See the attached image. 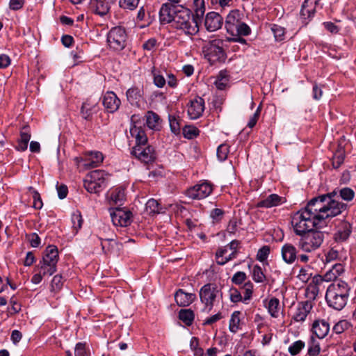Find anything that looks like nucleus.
<instances>
[{
  "label": "nucleus",
  "mask_w": 356,
  "mask_h": 356,
  "mask_svg": "<svg viewBox=\"0 0 356 356\" xmlns=\"http://www.w3.org/2000/svg\"><path fill=\"white\" fill-rule=\"evenodd\" d=\"M108 174L101 170L90 172L84 181V187L90 193H99L106 186Z\"/></svg>",
  "instance_id": "obj_8"
},
{
  "label": "nucleus",
  "mask_w": 356,
  "mask_h": 356,
  "mask_svg": "<svg viewBox=\"0 0 356 356\" xmlns=\"http://www.w3.org/2000/svg\"><path fill=\"white\" fill-rule=\"evenodd\" d=\"M139 1L140 0H120L119 6L122 9L134 10L138 7Z\"/></svg>",
  "instance_id": "obj_47"
},
{
  "label": "nucleus",
  "mask_w": 356,
  "mask_h": 356,
  "mask_svg": "<svg viewBox=\"0 0 356 356\" xmlns=\"http://www.w3.org/2000/svg\"><path fill=\"white\" fill-rule=\"evenodd\" d=\"M321 353L319 342L312 336L308 341L307 354L309 356H316Z\"/></svg>",
  "instance_id": "obj_36"
},
{
  "label": "nucleus",
  "mask_w": 356,
  "mask_h": 356,
  "mask_svg": "<svg viewBox=\"0 0 356 356\" xmlns=\"http://www.w3.org/2000/svg\"><path fill=\"white\" fill-rule=\"evenodd\" d=\"M305 342L301 340H298L293 342L288 348L289 353L292 356L297 355L304 348Z\"/></svg>",
  "instance_id": "obj_46"
},
{
  "label": "nucleus",
  "mask_w": 356,
  "mask_h": 356,
  "mask_svg": "<svg viewBox=\"0 0 356 356\" xmlns=\"http://www.w3.org/2000/svg\"><path fill=\"white\" fill-rule=\"evenodd\" d=\"M204 110V100L200 97L191 99L188 106V114L191 119L200 118Z\"/></svg>",
  "instance_id": "obj_15"
},
{
  "label": "nucleus",
  "mask_w": 356,
  "mask_h": 356,
  "mask_svg": "<svg viewBox=\"0 0 356 356\" xmlns=\"http://www.w3.org/2000/svg\"><path fill=\"white\" fill-rule=\"evenodd\" d=\"M223 18L216 12L208 13L204 20V26L208 31L213 32L221 28Z\"/></svg>",
  "instance_id": "obj_16"
},
{
  "label": "nucleus",
  "mask_w": 356,
  "mask_h": 356,
  "mask_svg": "<svg viewBox=\"0 0 356 356\" xmlns=\"http://www.w3.org/2000/svg\"><path fill=\"white\" fill-rule=\"evenodd\" d=\"M223 45V41L220 39H215L203 43L202 52L204 57L211 65L225 61L227 54Z\"/></svg>",
  "instance_id": "obj_5"
},
{
  "label": "nucleus",
  "mask_w": 356,
  "mask_h": 356,
  "mask_svg": "<svg viewBox=\"0 0 356 356\" xmlns=\"http://www.w3.org/2000/svg\"><path fill=\"white\" fill-rule=\"evenodd\" d=\"M319 286L309 284L306 289V296L309 299L314 300L319 293Z\"/></svg>",
  "instance_id": "obj_56"
},
{
  "label": "nucleus",
  "mask_w": 356,
  "mask_h": 356,
  "mask_svg": "<svg viewBox=\"0 0 356 356\" xmlns=\"http://www.w3.org/2000/svg\"><path fill=\"white\" fill-rule=\"evenodd\" d=\"M63 284V278L61 275H56L51 284V290L52 291H58L61 289Z\"/></svg>",
  "instance_id": "obj_51"
},
{
  "label": "nucleus",
  "mask_w": 356,
  "mask_h": 356,
  "mask_svg": "<svg viewBox=\"0 0 356 356\" xmlns=\"http://www.w3.org/2000/svg\"><path fill=\"white\" fill-rule=\"evenodd\" d=\"M124 190L120 188L114 189L111 194V199L115 204L122 202L124 200Z\"/></svg>",
  "instance_id": "obj_48"
},
{
  "label": "nucleus",
  "mask_w": 356,
  "mask_h": 356,
  "mask_svg": "<svg viewBox=\"0 0 356 356\" xmlns=\"http://www.w3.org/2000/svg\"><path fill=\"white\" fill-rule=\"evenodd\" d=\"M101 246L103 252L106 255L118 257L121 253L123 245L113 238H106L101 239Z\"/></svg>",
  "instance_id": "obj_14"
},
{
  "label": "nucleus",
  "mask_w": 356,
  "mask_h": 356,
  "mask_svg": "<svg viewBox=\"0 0 356 356\" xmlns=\"http://www.w3.org/2000/svg\"><path fill=\"white\" fill-rule=\"evenodd\" d=\"M251 33L250 26L244 22H240L236 29L235 33L236 35H241L243 36L249 35Z\"/></svg>",
  "instance_id": "obj_54"
},
{
  "label": "nucleus",
  "mask_w": 356,
  "mask_h": 356,
  "mask_svg": "<svg viewBox=\"0 0 356 356\" xmlns=\"http://www.w3.org/2000/svg\"><path fill=\"white\" fill-rule=\"evenodd\" d=\"M200 134L199 129L194 126H185L183 128V134L185 138L192 139L197 136Z\"/></svg>",
  "instance_id": "obj_49"
},
{
  "label": "nucleus",
  "mask_w": 356,
  "mask_h": 356,
  "mask_svg": "<svg viewBox=\"0 0 356 356\" xmlns=\"http://www.w3.org/2000/svg\"><path fill=\"white\" fill-rule=\"evenodd\" d=\"M145 209L147 212L150 215L159 213L162 209L159 202L154 199H150L147 202Z\"/></svg>",
  "instance_id": "obj_37"
},
{
  "label": "nucleus",
  "mask_w": 356,
  "mask_h": 356,
  "mask_svg": "<svg viewBox=\"0 0 356 356\" xmlns=\"http://www.w3.org/2000/svg\"><path fill=\"white\" fill-rule=\"evenodd\" d=\"M242 289L243 291V302H245L246 301L250 300L252 298V295L253 293V284L251 282H248L244 284V285L242 286Z\"/></svg>",
  "instance_id": "obj_50"
},
{
  "label": "nucleus",
  "mask_w": 356,
  "mask_h": 356,
  "mask_svg": "<svg viewBox=\"0 0 356 356\" xmlns=\"http://www.w3.org/2000/svg\"><path fill=\"white\" fill-rule=\"evenodd\" d=\"M220 291L216 284L208 283L200 290L199 296L202 303L205 305V309L210 312L214 305V301Z\"/></svg>",
  "instance_id": "obj_10"
},
{
  "label": "nucleus",
  "mask_w": 356,
  "mask_h": 356,
  "mask_svg": "<svg viewBox=\"0 0 356 356\" xmlns=\"http://www.w3.org/2000/svg\"><path fill=\"white\" fill-rule=\"evenodd\" d=\"M319 1L320 0H305L300 10L301 17L304 19H310L313 17Z\"/></svg>",
  "instance_id": "obj_25"
},
{
  "label": "nucleus",
  "mask_w": 356,
  "mask_h": 356,
  "mask_svg": "<svg viewBox=\"0 0 356 356\" xmlns=\"http://www.w3.org/2000/svg\"><path fill=\"white\" fill-rule=\"evenodd\" d=\"M31 139V131L29 126H24L20 131V138L17 141L16 149L18 151L24 152L28 147Z\"/></svg>",
  "instance_id": "obj_28"
},
{
  "label": "nucleus",
  "mask_w": 356,
  "mask_h": 356,
  "mask_svg": "<svg viewBox=\"0 0 356 356\" xmlns=\"http://www.w3.org/2000/svg\"><path fill=\"white\" fill-rule=\"evenodd\" d=\"M169 122L172 132L176 135L179 134L181 129V125L179 120L175 116L169 115Z\"/></svg>",
  "instance_id": "obj_52"
},
{
  "label": "nucleus",
  "mask_w": 356,
  "mask_h": 356,
  "mask_svg": "<svg viewBox=\"0 0 356 356\" xmlns=\"http://www.w3.org/2000/svg\"><path fill=\"white\" fill-rule=\"evenodd\" d=\"M180 7H175L171 4L163 3L159 10V20L162 24L172 23L177 15V10Z\"/></svg>",
  "instance_id": "obj_17"
},
{
  "label": "nucleus",
  "mask_w": 356,
  "mask_h": 356,
  "mask_svg": "<svg viewBox=\"0 0 356 356\" xmlns=\"http://www.w3.org/2000/svg\"><path fill=\"white\" fill-rule=\"evenodd\" d=\"M240 315L241 312L239 311H235L232 314L229 321V330L232 332L235 333L239 329Z\"/></svg>",
  "instance_id": "obj_43"
},
{
  "label": "nucleus",
  "mask_w": 356,
  "mask_h": 356,
  "mask_svg": "<svg viewBox=\"0 0 356 356\" xmlns=\"http://www.w3.org/2000/svg\"><path fill=\"white\" fill-rule=\"evenodd\" d=\"M93 108H95V104H90L88 101L83 102L81 108L82 118L86 120H90Z\"/></svg>",
  "instance_id": "obj_38"
},
{
  "label": "nucleus",
  "mask_w": 356,
  "mask_h": 356,
  "mask_svg": "<svg viewBox=\"0 0 356 356\" xmlns=\"http://www.w3.org/2000/svg\"><path fill=\"white\" fill-rule=\"evenodd\" d=\"M196 299L195 293H186L183 289H178L175 294V300L179 307H186Z\"/></svg>",
  "instance_id": "obj_24"
},
{
  "label": "nucleus",
  "mask_w": 356,
  "mask_h": 356,
  "mask_svg": "<svg viewBox=\"0 0 356 356\" xmlns=\"http://www.w3.org/2000/svg\"><path fill=\"white\" fill-rule=\"evenodd\" d=\"M270 252V247L268 245H264L258 250L257 254V259L261 262H264L267 259Z\"/></svg>",
  "instance_id": "obj_53"
},
{
  "label": "nucleus",
  "mask_w": 356,
  "mask_h": 356,
  "mask_svg": "<svg viewBox=\"0 0 356 356\" xmlns=\"http://www.w3.org/2000/svg\"><path fill=\"white\" fill-rule=\"evenodd\" d=\"M246 274L244 272L238 271L232 277V282L235 284H241L246 280Z\"/></svg>",
  "instance_id": "obj_61"
},
{
  "label": "nucleus",
  "mask_w": 356,
  "mask_h": 356,
  "mask_svg": "<svg viewBox=\"0 0 356 356\" xmlns=\"http://www.w3.org/2000/svg\"><path fill=\"white\" fill-rule=\"evenodd\" d=\"M172 26L188 35H195L199 31L197 20L193 15L191 16V10L185 7H181L177 10Z\"/></svg>",
  "instance_id": "obj_4"
},
{
  "label": "nucleus",
  "mask_w": 356,
  "mask_h": 356,
  "mask_svg": "<svg viewBox=\"0 0 356 356\" xmlns=\"http://www.w3.org/2000/svg\"><path fill=\"white\" fill-rule=\"evenodd\" d=\"M350 287L347 282L339 280L331 284L327 289L325 300L327 305L337 311L342 310L348 301Z\"/></svg>",
  "instance_id": "obj_2"
},
{
  "label": "nucleus",
  "mask_w": 356,
  "mask_h": 356,
  "mask_svg": "<svg viewBox=\"0 0 356 356\" xmlns=\"http://www.w3.org/2000/svg\"><path fill=\"white\" fill-rule=\"evenodd\" d=\"M268 312L273 318H277L280 312V301L276 298H271L268 302Z\"/></svg>",
  "instance_id": "obj_41"
},
{
  "label": "nucleus",
  "mask_w": 356,
  "mask_h": 356,
  "mask_svg": "<svg viewBox=\"0 0 356 356\" xmlns=\"http://www.w3.org/2000/svg\"><path fill=\"white\" fill-rule=\"evenodd\" d=\"M312 331L318 339H323L330 331V324L325 320H316L312 324Z\"/></svg>",
  "instance_id": "obj_23"
},
{
  "label": "nucleus",
  "mask_w": 356,
  "mask_h": 356,
  "mask_svg": "<svg viewBox=\"0 0 356 356\" xmlns=\"http://www.w3.org/2000/svg\"><path fill=\"white\" fill-rule=\"evenodd\" d=\"M311 275L312 273H309V269L302 268L300 270L298 277L300 281L307 282L309 280Z\"/></svg>",
  "instance_id": "obj_62"
},
{
  "label": "nucleus",
  "mask_w": 356,
  "mask_h": 356,
  "mask_svg": "<svg viewBox=\"0 0 356 356\" xmlns=\"http://www.w3.org/2000/svg\"><path fill=\"white\" fill-rule=\"evenodd\" d=\"M229 153L228 146L225 144L220 145L217 149V156L221 161H225Z\"/></svg>",
  "instance_id": "obj_57"
},
{
  "label": "nucleus",
  "mask_w": 356,
  "mask_h": 356,
  "mask_svg": "<svg viewBox=\"0 0 356 356\" xmlns=\"http://www.w3.org/2000/svg\"><path fill=\"white\" fill-rule=\"evenodd\" d=\"M75 356H89L84 343H78L75 348Z\"/></svg>",
  "instance_id": "obj_64"
},
{
  "label": "nucleus",
  "mask_w": 356,
  "mask_h": 356,
  "mask_svg": "<svg viewBox=\"0 0 356 356\" xmlns=\"http://www.w3.org/2000/svg\"><path fill=\"white\" fill-rule=\"evenodd\" d=\"M344 272V266L343 264L338 263L334 264L331 269L327 271L325 274V282H335L337 277H339Z\"/></svg>",
  "instance_id": "obj_30"
},
{
  "label": "nucleus",
  "mask_w": 356,
  "mask_h": 356,
  "mask_svg": "<svg viewBox=\"0 0 356 356\" xmlns=\"http://www.w3.org/2000/svg\"><path fill=\"white\" fill-rule=\"evenodd\" d=\"M345 159V152L342 149H339L334 153L332 159V166L334 168H339L341 164L343 163Z\"/></svg>",
  "instance_id": "obj_42"
},
{
  "label": "nucleus",
  "mask_w": 356,
  "mask_h": 356,
  "mask_svg": "<svg viewBox=\"0 0 356 356\" xmlns=\"http://www.w3.org/2000/svg\"><path fill=\"white\" fill-rule=\"evenodd\" d=\"M271 30L274 34V37L276 40L281 41L284 40V36L285 33L284 28L277 24H273L271 28Z\"/></svg>",
  "instance_id": "obj_55"
},
{
  "label": "nucleus",
  "mask_w": 356,
  "mask_h": 356,
  "mask_svg": "<svg viewBox=\"0 0 356 356\" xmlns=\"http://www.w3.org/2000/svg\"><path fill=\"white\" fill-rule=\"evenodd\" d=\"M339 193V195H337L338 193L337 192V196L338 197H336L337 200H338V201H339V197L346 201H350L355 197L354 191L348 187H344V188L340 189Z\"/></svg>",
  "instance_id": "obj_44"
},
{
  "label": "nucleus",
  "mask_w": 356,
  "mask_h": 356,
  "mask_svg": "<svg viewBox=\"0 0 356 356\" xmlns=\"http://www.w3.org/2000/svg\"><path fill=\"white\" fill-rule=\"evenodd\" d=\"M58 258L57 247L53 245H48L43 252L42 259L37 265V268H42L43 274L53 275L56 271Z\"/></svg>",
  "instance_id": "obj_7"
},
{
  "label": "nucleus",
  "mask_w": 356,
  "mask_h": 356,
  "mask_svg": "<svg viewBox=\"0 0 356 356\" xmlns=\"http://www.w3.org/2000/svg\"><path fill=\"white\" fill-rule=\"evenodd\" d=\"M127 35L125 29L122 26L113 27L107 35V42L113 51H120L127 44Z\"/></svg>",
  "instance_id": "obj_9"
},
{
  "label": "nucleus",
  "mask_w": 356,
  "mask_h": 356,
  "mask_svg": "<svg viewBox=\"0 0 356 356\" xmlns=\"http://www.w3.org/2000/svg\"><path fill=\"white\" fill-rule=\"evenodd\" d=\"M71 220L72 229L74 231V234H76L81 228L83 222L81 212L79 211L74 212L72 215Z\"/></svg>",
  "instance_id": "obj_40"
},
{
  "label": "nucleus",
  "mask_w": 356,
  "mask_h": 356,
  "mask_svg": "<svg viewBox=\"0 0 356 356\" xmlns=\"http://www.w3.org/2000/svg\"><path fill=\"white\" fill-rule=\"evenodd\" d=\"M30 191H33V207L36 209H40L42 207L43 203L38 191H35L32 187H29Z\"/></svg>",
  "instance_id": "obj_58"
},
{
  "label": "nucleus",
  "mask_w": 356,
  "mask_h": 356,
  "mask_svg": "<svg viewBox=\"0 0 356 356\" xmlns=\"http://www.w3.org/2000/svg\"><path fill=\"white\" fill-rule=\"evenodd\" d=\"M128 102L134 105L138 104L143 97V90L136 86L129 88L126 92Z\"/></svg>",
  "instance_id": "obj_31"
},
{
  "label": "nucleus",
  "mask_w": 356,
  "mask_h": 356,
  "mask_svg": "<svg viewBox=\"0 0 356 356\" xmlns=\"http://www.w3.org/2000/svg\"><path fill=\"white\" fill-rule=\"evenodd\" d=\"M121 104L120 99L112 91L106 92L103 97V105L109 113H115Z\"/></svg>",
  "instance_id": "obj_18"
},
{
  "label": "nucleus",
  "mask_w": 356,
  "mask_h": 356,
  "mask_svg": "<svg viewBox=\"0 0 356 356\" xmlns=\"http://www.w3.org/2000/svg\"><path fill=\"white\" fill-rule=\"evenodd\" d=\"M212 191V185L205 181L189 188L185 191V195L193 200H202L208 197Z\"/></svg>",
  "instance_id": "obj_11"
},
{
  "label": "nucleus",
  "mask_w": 356,
  "mask_h": 356,
  "mask_svg": "<svg viewBox=\"0 0 356 356\" xmlns=\"http://www.w3.org/2000/svg\"><path fill=\"white\" fill-rule=\"evenodd\" d=\"M337 191L313 197L302 209L316 219L319 218L321 224L327 226L326 220L341 214L347 209V204L337 200Z\"/></svg>",
  "instance_id": "obj_1"
},
{
  "label": "nucleus",
  "mask_w": 356,
  "mask_h": 356,
  "mask_svg": "<svg viewBox=\"0 0 356 356\" xmlns=\"http://www.w3.org/2000/svg\"><path fill=\"white\" fill-rule=\"evenodd\" d=\"M160 118L154 112L149 111L146 114V124L151 129H156L159 124Z\"/></svg>",
  "instance_id": "obj_35"
},
{
  "label": "nucleus",
  "mask_w": 356,
  "mask_h": 356,
  "mask_svg": "<svg viewBox=\"0 0 356 356\" xmlns=\"http://www.w3.org/2000/svg\"><path fill=\"white\" fill-rule=\"evenodd\" d=\"M230 76L227 70L219 72L214 82L216 87L220 90H225L229 84Z\"/></svg>",
  "instance_id": "obj_33"
},
{
  "label": "nucleus",
  "mask_w": 356,
  "mask_h": 356,
  "mask_svg": "<svg viewBox=\"0 0 356 356\" xmlns=\"http://www.w3.org/2000/svg\"><path fill=\"white\" fill-rule=\"evenodd\" d=\"M130 134L136 140V145L134 147H140L147 145V137L145 131L141 127L134 126L131 128Z\"/></svg>",
  "instance_id": "obj_27"
},
{
  "label": "nucleus",
  "mask_w": 356,
  "mask_h": 356,
  "mask_svg": "<svg viewBox=\"0 0 356 356\" xmlns=\"http://www.w3.org/2000/svg\"><path fill=\"white\" fill-rule=\"evenodd\" d=\"M131 153L136 159L147 164L153 162L156 159L154 149L151 145L134 147Z\"/></svg>",
  "instance_id": "obj_12"
},
{
  "label": "nucleus",
  "mask_w": 356,
  "mask_h": 356,
  "mask_svg": "<svg viewBox=\"0 0 356 356\" xmlns=\"http://www.w3.org/2000/svg\"><path fill=\"white\" fill-rule=\"evenodd\" d=\"M352 232L351 225L346 221L339 222L337 231L334 235V239L337 243L346 241Z\"/></svg>",
  "instance_id": "obj_21"
},
{
  "label": "nucleus",
  "mask_w": 356,
  "mask_h": 356,
  "mask_svg": "<svg viewBox=\"0 0 356 356\" xmlns=\"http://www.w3.org/2000/svg\"><path fill=\"white\" fill-rule=\"evenodd\" d=\"M179 318L186 325H191L194 320L193 312L191 309H182L179 313Z\"/></svg>",
  "instance_id": "obj_39"
},
{
  "label": "nucleus",
  "mask_w": 356,
  "mask_h": 356,
  "mask_svg": "<svg viewBox=\"0 0 356 356\" xmlns=\"http://www.w3.org/2000/svg\"><path fill=\"white\" fill-rule=\"evenodd\" d=\"M35 271H38V273H35L31 278V282L33 284H39L42 281L43 277L46 276V275H48V276L51 275L49 274H43V273L42 271V268H37V266H35Z\"/></svg>",
  "instance_id": "obj_60"
},
{
  "label": "nucleus",
  "mask_w": 356,
  "mask_h": 356,
  "mask_svg": "<svg viewBox=\"0 0 356 356\" xmlns=\"http://www.w3.org/2000/svg\"><path fill=\"white\" fill-rule=\"evenodd\" d=\"M321 229H314L300 236L298 246L305 252H312L318 250L323 244L325 232Z\"/></svg>",
  "instance_id": "obj_6"
},
{
  "label": "nucleus",
  "mask_w": 356,
  "mask_h": 356,
  "mask_svg": "<svg viewBox=\"0 0 356 356\" xmlns=\"http://www.w3.org/2000/svg\"><path fill=\"white\" fill-rule=\"evenodd\" d=\"M297 253L296 248L291 243H286L282 247L281 254L282 259L288 264H291L296 261Z\"/></svg>",
  "instance_id": "obj_26"
},
{
  "label": "nucleus",
  "mask_w": 356,
  "mask_h": 356,
  "mask_svg": "<svg viewBox=\"0 0 356 356\" xmlns=\"http://www.w3.org/2000/svg\"><path fill=\"white\" fill-rule=\"evenodd\" d=\"M90 6L94 12L100 16L106 15L110 9V6L106 0H93L91 1Z\"/></svg>",
  "instance_id": "obj_32"
},
{
  "label": "nucleus",
  "mask_w": 356,
  "mask_h": 356,
  "mask_svg": "<svg viewBox=\"0 0 356 356\" xmlns=\"http://www.w3.org/2000/svg\"><path fill=\"white\" fill-rule=\"evenodd\" d=\"M252 278L253 280L257 283H262L266 280V275L264 273L262 268L258 265H255L253 267Z\"/></svg>",
  "instance_id": "obj_45"
},
{
  "label": "nucleus",
  "mask_w": 356,
  "mask_h": 356,
  "mask_svg": "<svg viewBox=\"0 0 356 356\" xmlns=\"http://www.w3.org/2000/svg\"><path fill=\"white\" fill-rule=\"evenodd\" d=\"M230 300L232 302H243V298L241 293L236 288H232L229 290Z\"/></svg>",
  "instance_id": "obj_59"
},
{
  "label": "nucleus",
  "mask_w": 356,
  "mask_h": 356,
  "mask_svg": "<svg viewBox=\"0 0 356 356\" xmlns=\"http://www.w3.org/2000/svg\"><path fill=\"white\" fill-rule=\"evenodd\" d=\"M240 12L238 10H232L226 17L225 28L227 31L234 35L238 24L241 22Z\"/></svg>",
  "instance_id": "obj_22"
},
{
  "label": "nucleus",
  "mask_w": 356,
  "mask_h": 356,
  "mask_svg": "<svg viewBox=\"0 0 356 356\" xmlns=\"http://www.w3.org/2000/svg\"><path fill=\"white\" fill-rule=\"evenodd\" d=\"M284 198L277 194H271L266 199L259 201L257 203L258 207L270 208L282 204L284 202Z\"/></svg>",
  "instance_id": "obj_29"
},
{
  "label": "nucleus",
  "mask_w": 356,
  "mask_h": 356,
  "mask_svg": "<svg viewBox=\"0 0 356 356\" xmlns=\"http://www.w3.org/2000/svg\"><path fill=\"white\" fill-rule=\"evenodd\" d=\"M312 309V304L309 300L298 302L293 319L296 322L304 321Z\"/></svg>",
  "instance_id": "obj_19"
},
{
  "label": "nucleus",
  "mask_w": 356,
  "mask_h": 356,
  "mask_svg": "<svg viewBox=\"0 0 356 356\" xmlns=\"http://www.w3.org/2000/svg\"><path fill=\"white\" fill-rule=\"evenodd\" d=\"M132 213L129 210L117 208L111 212V220L114 225L127 227L132 221Z\"/></svg>",
  "instance_id": "obj_13"
},
{
  "label": "nucleus",
  "mask_w": 356,
  "mask_h": 356,
  "mask_svg": "<svg viewBox=\"0 0 356 356\" xmlns=\"http://www.w3.org/2000/svg\"><path fill=\"white\" fill-rule=\"evenodd\" d=\"M193 10L195 18L200 19L203 17L205 13V1L204 0H193Z\"/></svg>",
  "instance_id": "obj_34"
},
{
  "label": "nucleus",
  "mask_w": 356,
  "mask_h": 356,
  "mask_svg": "<svg viewBox=\"0 0 356 356\" xmlns=\"http://www.w3.org/2000/svg\"><path fill=\"white\" fill-rule=\"evenodd\" d=\"M291 225L293 227L294 233L300 236L305 234L314 229H323L325 225L319 222V218H314L307 211L302 209L296 212L291 219Z\"/></svg>",
  "instance_id": "obj_3"
},
{
  "label": "nucleus",
  "mask_w": 356,
  "mask_h": 356,
  "mask_svg": "<svg viewBox=\"0 0 356 356\" xmlns=\"http://www.w3.org/2000/svg\"><path fill=\"white\" fill-rule=\"evenodd\" d=\"M260 115V108L259 107L257 111L254 112V113L250 117L248 124L247 127H248L250 129H252L257 124Z\"/></svg>",
  "instance_id": "obj_63"
},
{
  "label": "nucleus",
  "mask_w": 356,
  "mask_h": 356,
  "mask_svg": "<svg viewBox=\"0 0 356 356\" xmlns=\"http://www.w3.org/2000/svg\"><path fill=\"white\" fill-rule=\"evenodd\" d=\"M104 156L100 152H91L83 159H81L83 165L86 169L95 168L100 165L103 162Z\"/></svg>",
  "instance_id": "obj_20"
}]
</instances>
